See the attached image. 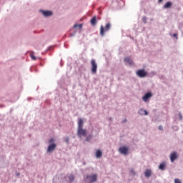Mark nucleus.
Masks as SVG:
<instances>
[{"label": "nucleus", "mask_w": 183, "mask_h": 183, "mask_svg": "<svg viewBox=\"0 0 183 183\" xmlns=\"http://www.w3.org/2000/svg\"><path fill=\"white\" fill-rule=\"evenodd\" d=\"M77 135L79 138L86 137V129H84V119H79L78 121Z\"/></svg>", "instance_id": "nucleus-1"}, {"label": "nucleus", "mask_w": 183, "mask_h": 183, "mask_svg": "<svg viewBox=\"0 0 183 183\" xmlns=\"http://www.w3.org/2000/svg\"><path fill=\"white\" fill-rule=\"evenodd\" d=\"M98 180V174H89L86 177L85 181L89 183L97 182Z\"/></svg>", "instance_id": "nucleus-2"}, {"label": "nucleus", "mask_w": 183, "mask_h": 183, "mask_svg": "<svg viewBox=\"0 0 183 183\" xmlns=\"http://www.w3.org/2000/svg\"><path fill=\"white\" fill-rule=\"evenodd\" d=\"M111 29V24L110 23H107L106 24L105 28H104L103 26H101L100 28V35L102 36H104L105 35V32H108V31H109Z\"/></svg>", "instance_id": "nucleus-3"}, {"label": "nucleus", "mask_w": 183, "mask_h": 183, "mask_svg": "<svg viewBox=\"0 0 183 183\" xmlns=\"http://www.w3.org/2000/svg\"><path fill=\"white\" fill-rule=\"evenodd\" d=\"M91 64H92V74H97V70L98 69V64H97V61L95 59L91 60Z\"/></svg>", "instance_id": "nucleus-4"}, {"label": "nucleus", "mask_w": 183, "mask_h": 183, "mask_svg": "<svg viewBox=\"0 0 183 183\" xmlns=\"http://www.w3.org/2000/svg\"><path fill=\"white\" fill-rule=\"evenodd\" d=\"M136 74L139 78H145V76L148 75V73H147L144 69H139L136 72Z\"/></svg>", "instance_id": "nucleus-5"}, {"label": "nucleus", "mask_w": 183, "mask_h": 183, "mask_svg": "<svg viewBox=\"0 0 183 183\" xmlns=\"http://www.w3.org/2000/svg\"><path fill=\"white\" fill-rule=\"evenodd\" d=\"M128 151H129V148L125 146H122L119 149V152H120V154H122L123 155H128Z\"/></svg>", "instance_id": "nucleus-6"}, {"label": "nucleus", "mask_w": 183, "mask_h": 183, "mask_svg": "<svg viewBox=\"0 0 183 183\" xmlns=\"http://www.w3.org/2000/svg\"><path fill=\"white\" fill-rule=\"evenodd\" d=\"M175 159H178V153H177V152H173L170 154L171 162H174V161H175Z\"/></svg>", "instance_id": "nucleus-7"}, {"label": "nucleus", "mask_w": 183, "mask_h": 183, "mask_svg": "<svg viewBox=\"0 0 183 183\" xmlns=\"http://www.w3.org/2000/svg\"><path fill=\"white\" fill-rule=\"evenodd\" d=\"M152 93L151 92H147L144 94V96L142 97V100L144 102H147L148 101V99H149V98H152Z\"/></svg>", "instance_id": "nucleus-8"}, {"label": "nucleus", "mask_w": 183, "mask_h": 183, "mask_svg": "<svg viewBox=\"0 0 183 183\" xmlns=\"http://www.w3.org/2000/svg\"><path fill=\"white\" fill-rule=\"evenodd\" d=\"M55 148H56V144L55 143L51 144L47 148V152H52Z\"/></svg>", "instance_id": "nucleus-9"}, {"label": "nucleus", "mask_w": 183, "mask_h": 183, "mask_svg": "<svg viewBox=\"0 0 183 183\" xmlns=\"http://www.w3.org/2000/svg\"><path fill=\"white\" fill-rule=\"evenodd\" d=\"M124 62L125 64H129V65H133L134 61H132V59L130 57H125L124 58Z\"/></svg>", "instance_id": "nucleus-10"}, {"label": "nucleus", "mask_w": 183, "mask_h": 183, "mask_svg": "<svg viewBox=\"0 0 183 183\" xmlns=\"http://www.w3.org/2000/svg\"><path fill=\"white\" fill-rule=\"evenodd\" d=\"M41 12H42V14L44 16H52V12L51 11L41 10Z\"/></svg>", "instance_id": "nucleus-11"}, {"label": "nucleus", "mask_w": 183, "mask_h": 183, "mask_svg": "<svg viewBox=\"0 0 183 183\" xmlns=\"http://www.w3.org/2000/svg\"><path fill=\"white\" fill-rule=\"evenodd\" d=\"M166 167L167 164H165V162H164L159 164V169H160L161 171H164Z\"/></svg>", "instance_id": "nucleus-12"}, {"label": "nucleus", "mask_w": 183, "mask_h": 183, "mask_svg": "<svg viewBox=\"0 0 183 183\" xmlns=\"http://www.w3.org/2000/svg\"><path fill=\"white\" fill-rule=\"evenodd\" d=\"M144 175L147 178H149L152 175V172L150 169H146Z\"/></svg>", "instance_id": "nucleus-13"}, {"label": "nucleus", "mask_w": 183, "mask_h": 183, "mask_svg": "<svg viewBox=\"0 0 183 183\" xmlns=\"http://www.w3.org/2000/svg\"><path fill=\"white\" fill-rule=\"evenodd\" d=\"M139 115H148V112L147 110H144V109H140L139 110Z\"/></svg>", "instance_id": "nucleus-14"}, {"label": "nucleus", "mask_w": 183, "mask_h": 183, "mask_svg": "<svg viewBox=\"0 0 183 183\" xmlns=\"http://www.w3.org/2000/svg\"><path fill=\"white\" fill-rule=\"evenodd\" d=\"M172 6V3L171 1H168L164 4V9H168L169 8H171Z\"/></svg>", "instance_id": "nucleus-15"}, {"label": "nucleus", "mask_w": 183, "mask_h": 183, "mask_svg": "<svg viewBox=\"0 0 183 183\" xmlns=\"http://www.w3.org/2000/svg\"><path fill=\"white\" fill-rule=\"evenodd\" d=\"M91 24L93 26H95V25H97V16H94L91 21Z\"/></svg>", "instance_id": "nucleus-16"}, {"label": "nucleus", "mask_w": 183, "mask_h": 183, "mask_svg": "<svg viewBox=\"0 0 183 183\" xmlns=\"http://www.w3.org/2000/svg\"><path fill=\"white\" fill-rule=\"evenodd\" d=\"M101 157H102V152L101 151V149H98L96 152V158H101Z\"/></svg>", "instance_id": "nucleus-17"}, {"label": "nucleus", "mask_w": 183, "mask_h": 183, "mask_svg": "<svg viewBox=\"0 0 183 183\" xmlns=\"http://www.w3.org/2000/svg\"><path fill=\"white\" fill-rule=\"evenodd\" d=\"M30 58H31V59H33V61H36V57L32 53L30 54Z\"/></svg>", "instance_id": "nucleus-18"}, {"label": "nucleus", "mask_w": 183, "mask_h": 183, "mask_svg": "<svg viewBox=\"0 0 183 183\" xmlns=\"http://www.w3.org/2000/svg\"><path fill=\"white\" fill-rule=\"evenodd\" d=\"M92 139V135H89V136L86 138V142H89V141H91Z\"/></svg>", "instance_id": "nucleus-19"}, {"label": "nucleus", "mask_w": 183, "mask_h": 183, "mask_svg": "<svg viewBox=\"0 0 183 183\" xmlns=\"http://www.w3.org/2000/svg\"><path fill=\"white\" fill-rule=\"evenodd\" d=\"M79 28L80 29L82 28V24H76L74 26V28Z\"/></svg>", "instance_id": "nucleus-20"}, {"label": "nucleus", "mask_w": 183, "mask_h": 183, "mask_svg": "<svg viewBox=\"0 0 183 183\" xmlns=\"http://www.w3.org/2000/svg\"><path fill=\"white\" fill-rule=\"evenodd\" d=\"M69 179L70 181H74V179H75V177H74V175H70V176L69 177Z\"/></svg>", "instance_id": "nucleus-21"}, {"label": "nucleus", "mask_w": 183, "mask_h": 183, "mask_svg": "<svg viewBox=\"0 0 183 183\" xmlns=\"http://www.w3.org/2000/svg\"><path fill=\"white\" fill-rule=\"evenodd\" d=\"M174 183H182V182H181V180H179V179H175Z\"/></svg>", "instance_id": "nucleus-22"}, {"label": "nucleus", "mask_w": 183, "mask_h": 183, "mask_svg": "<svg viewBox=\"0 0 183 183\" xmlns=\"http://www.w3.org/2000/svg\"><path fill=\"white\" fill-rule=\"evenodd\" d=\"M143 21L144 22V24H147V17H143Z\"/></svg>", "instance_id": "nucleus-23"}, {"label": "nucleus", "mask_w": 183, "mask_h": 183, "mask_svg": "<svg viewBox=\"0 0 183 183\" xmlns=\"http://www.w3.org/2000/svg\"><path fill=\"white\" fill-rule=\"evenodd\" d=\"M159 129L160 131H163L164 127H163L162 126H159Z\"/></svg>", "instance_id": "nucleus-24"}, {"label": "nucleus", "mask_w": 183, "mask_h": 183, "mask_svg": "<svg viewBox=\"0 0 183 183\" xmlns=\"http://www.w3.org/2000/svg\"><path fill=\"white\" fill-rule=\"evenodd\" d=\"M54 139H51L50 140H49V144H51V142H54Z\"/></svg>", "instance_id": "nucleus-25"}, {"label": "nucleus", "mask_w": 183, "mask_h": 183, "mask_svg": "<svg viewBox=\"0 0 183 183\" xmlns=\"http://www.w3.org/2000/svg\"><path fill=\"white\" fill-rule=\"evenodd\" d=\"M159 4H162L164 2V0H158Z\"/></svg>", "instance_id": "nucleus-26"}, {"label": "nucleus", "mask_w": 183, "mask_h": 183, "mask_svg": "<svg viewBox=\"0 0 183 183\" xmlns=\"http://www.w3.org/2000/svg\"><path fill=\"white\" fill-rule=\"evenodd\" d=\"M179 117L180 119H182V116L181 115V114H179Z\"/></svg>", "instance_id": "nucleus-27"}, {"label": "nucleus", "mask_w": 183, "mask_h": 183, "mask_svg": "<svg viewBox=\"0 0 183 183\" xmlns=\"http://www.w3.org/2000/svg\"><path fill=\"white\" fill-rule=\"evenodd\" d=\"M132 174L133 175H135V172H134V170H132Z\"/></svg>", "instance_id": "nucleus-28"}, {"label": "nucleus", "mask_w": 183, "mask_h": 183, "mask_svg": "<svg viewBox=\"0 0 183 183\" xmlns=\"http://www.w3.org/2000/svg\"><path fill=\"white\" fill-rule=\"evenodd\" d=\"M173 36H174V37L178 36V34H173Z\"/></svg>", "instance_id": "nucleus-29"}, {"label": "nucleus", "mask_w": 183, "mask_h": 183, "mask_svg": "<svg viewBox=\"0 0 183 183\" xmlns=\"http://www.w3.org/2000/svg\"><path fill=\"white\" fill-rule=\"evenodd\" d=\"M69 139L67 138L66 140V142H69Z\"/></svg>", "instance_id": "nucleus-30"}, {"label": "nucleus", "mask_w": 183, "mask_h": 183, "mask_svg": "<svg viewBox=\"0 0 183 183\" xmlns=\"http://www.w3.org/2000/svg\"><path fill=\"white\" fill-rule=\"evenodd\" d=\"M16 175H17V177H19L21 175V174L17 173Z\"/></svg>", "instance_id": "nucleus-31"}]
</instances>
